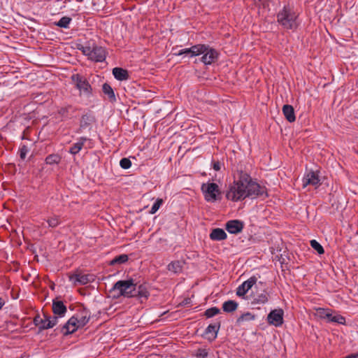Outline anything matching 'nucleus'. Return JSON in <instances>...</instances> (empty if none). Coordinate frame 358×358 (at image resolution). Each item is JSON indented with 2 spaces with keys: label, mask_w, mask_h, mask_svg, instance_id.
<instances>
[{
  "label": "nucleus",
  "mask_w": 358,
  "mask_h": 358,
  "mask_svg": "<svg viewBox=\"0 0 358 358\" xmlns=\"http://www.w3.org/2000/svg\"><path fill=\"white\" fill-rule=\"evenodd\" d=\"M266 188L254 180L250 175L243 170H238L234 181L229 185L226 192L227 199L233 202L243 201L246 198L255 199L267 197Z\"/></svg>",
  "instance_id": "1"
},
{
  "label": "nucleus",
  "mask_w": 358,
  "mask_h": 358,
  "mask_svg": "<svg viewBox=\"0 0 358 358\" xmlns=\"http://www.w3.org/2000/svg\"><path fill=\"white\" fill-rule=\"evenodd\" d=\"M150 292H99L94 296V302L104 306L105 310L110 309L117 303H144L149 297Z\"/></svg>",
  "instance_id": "2"
},
{
  "label": "nucleus",
  "mask_w": 358,
  "mask_h": 358,
  "mask_svg": "<svg viewBox=\"0 0 358 358\" xmlns=\"http://www.w3.org/2000/svg\"><path fill=\"white\" fill-rule=\"evenodd\" d=\"M278 23L286 30L294 31L300 24L299 13L294 6L285 4L276 15Z\"/></svg>",
  "instance_id": "3"
},
{
  "label": "nucleus",
  "mask_w": 358,
  "mask_h": 358,
  "mask_svg": "<svg viewBox=\"0 0 358 358\" xmlns=\"http://www.w3.org/2000/svg\"><path fill=\"white\" fill-rule=\"evenodd\" d=\"M204 199L207 202L214 203L221 199V189L215 182H207L203 183L201 187Z\"/></svg>",
  "instance_id": "4"
},
{
  "label": "nucleus",
  "mask_w": 358,
  "mask_h": 358,
  "mask_svg": "<svg viewBox=\"0 0 358 358\" xmlns=\"http://www.w3.org/2000/svg\"><path fill=\"white\" fill-rule=\"evenodd\" d=\"M236 295L241 299L247 302L248 305H251L252 308L258 304H264L268 300V292H236Z\"/></svg>",
  "instance_id": "5"
},
{
  "label": "nucleus",
  "mask_w": 358,
  "mask_h": 358,
  "mask_svg": "<svg viewBox=\"0 0 358 358\" xmlns=\"http://www.w3.org/2000/svg\"><path fill=\"white\" fill-rule=\"evenodd\" d=\"M71 80L75 83L76 87L79 90L80 96L90 98L92 94V88L88 80L83 76L76 73L71 77Z\"/></svg>",
  "instance_id": "6"
},
{
  "label": "nucleus",
  "mask_w": 358,
  "mask_h": 358,
  "mask_svg": "<svg viewBox=\"0 0 358 358\" xmlns=\"http://www.w3.org/2000/svg\"><path fill=\"white\" fill-rule=\"evenodd\" d=\"M138 284L136 279L130 278L127 280L117 281L110 291H127L129 289H131V291H135L137 287L138 291H144L147 289L145 285H138Z\"/></svg>",
  "instance_id": "7"
},
{
  "label": "nucleus",
  "mask_w": 358,
  "mask_h": 358,
  "mask_svg": "<svg viewBox=\"0 0 358 358\" xmlns=\"http://www.w3.org/2000/svg\"><path fill=\"white\" fill-rule=\"evenodd\" d=\"M199 51L201 52L200 55H202L201 62L206 66L211 65L213 64L219 57L218 52L211 48L208 45L201 44Z\"/></svg>",
  "instance_id": "8"
},
{
  "label": "nucleus",
  "mask_w": 358,
  "mask_h": 358,
  "mask_svg": "<svg viewBox=\"0 0 358 358\" xmlns=\"http://www.w3.org/2000/svg\"><path fill=\"white\" fill-rule=\"evenodd\" d=\"M78 318L76 316H72L67 322L61 327H57L55 329V332L59 331L64 336H68L73 334L78 329ZM57 334V333H56Z\"/></svg>",
  "instance_id": "9"
},
{
  "label": "nucleus",
  "mask_w": 358,
  "mask_h": 358,
  "mask_svg": "<svg viewBox=\"0 0 358 358\" xmlns=\"http://www.w3.org/2000/svg\"><path fill=\"white\" fill-rule=\"evenodd\" d=\"M96 276L94 274L76 272L69 276L70 281L74 285H86L95 280Z\"/></svg>",
  "instance_id": "10"
},
{
  "label": "nucleus",
  "mask_w": 358,
  "mask_h": 358,
  "mask_svg": "<svg viewBox=\"0 0 358 358\" xmlns=\"http://www.w3.org/2000/svg\"><path fill=\"white\" fill-rule=\"evenodd\" d=\"M96 119L92 112H87L82 115L79 122V127L76 130V134H81L86 129H90Z\"/></svg>",
  "instance_id": "11"
},
{
  "label": "nucleus",
  "mask_w": 358,
  "mask_h": 358,
  "mask_svg": "<svg viewBox=\"0 0 358 358\" xmlns=\"http://www.w3.org/2000/svg\"><path fill=\"white\" fill-rule=\"evenodd\" d=\"M221 327V320L220 318H218L215 320L213 324H210L204 332L202 334L201 336L209 341H214L217 336L218 331Z\"/></svg>",
  "instance_id": "12"
},
{
  "label": "nucleus",
  "mask_w": 358,
  "mask_h": 358,
  "mask_svg": "<svg viewBox=\"0 0 358 358\" xmlns=\"http://www.w3.org/2000/svg\"><path fill=\"white\" fill-rule=\"evenodd\" d=\"M284 312L282 309L272 310L267 315V322L276 327H280L284 322Z\"/></svg>",
  "instance_id": "13"
},
{
  "label": "nucleus",
  "mask_w": 358,
  "mask_h": 358,
  "mask_svg": "<svg viewBox=\"0 0 358 358\" xmlns=\"http://www.w3.org/2000/svg\"><path fill=\"white\" fill-rule=\"evenodd\" d=\"M320 185V179L318 171H314L313 170L306 171L303 178V187L307 185L318 186Z\"/></svg>",
  "instance_id": "14"
},
{
  "label": "nucleus",
  "mask_w": 358,
  "mask_h": 358,
  "mask_svg": "<svg viewBox=\"0 0 358 358\" xmlns=\"http://www.w3.org/2000/svg\"><path fill=\"white\" fill-rule=\"evenodd\" d=\"M77 108L72 105H66L58 108L57 114L62 120H67L74 117Z\"/></svg>",
  "instance_id": "15"
},
{
  "label": "nucleus",
  "mask_w": 358,
  "mask_h": 358,
  "mask_svg": "<svg viewBox=\"0 0 358 358\" xmlns=\"http://www.w3.org/2000/svg\"><path fill=\"white\" fill-rule=\"evenodd\" d=\"M243 222L239 220H231L225 224L226 230L231 234L240 233L243 229Z\"/></svg>",
  "instance_id": "16"
},
{
  "label": "nucleus",
  "mask_w": 358,
  "mask_h": 358,
  "mask_svg": "<svg viewBox=\"0 0 358 358\" xmlns=\"http://www.w3.org/2000/svg\"><path fill=\"white\" fill-rule=\"evenodd\" d=\"M106 52L103 48L94 45L90 59L96 62H102L106 59Z\"/></svg>",
  "instance_id": "17"
},
{
  "label": "nucleus",
  "mask_w": 358,
  "mask_h": 358,
  "mask_svg": "<svg viewBox=\"0 0 358 358\" xmlns=\"http://www.w3.org/2000/svg\"><path fill=\"white\" fill-rule=\"evenodd\" d=\"M259 278L260 276L259 275H254L251 276L249 279L244 281L241 285H240L236 288V291H249L254 285H255L256 288H259L257 286V283Z\"/></svg>",
  "instance_id": "18"
},
{
  "label": "nucleus",
  "mask_w": 358,
  "mask_h": 358,
  "mask_svg": "<svg viewBox=\"0 0 358 358\" xmlns=\"http://www.w3.org/2000/svg\"><path fill=\"white\" fill-rule=\"evenodd\" d=\"M91 139L86 136H80L77 139V141L70 147L69 152L73 155H76L83 148L85 143L87 141H90Z\"/></svg>",
  "instance_id": "19"
},
{
  "label": "nucleus",
  "mask_w": 358,
  "mask_h": 358,
  "mask_svg": "<svg viewBox=\"0 0 358 358\" xmlns=\"http://www.w3.org/2000/svg\"><path fill=\"white\" fill-rule=\"evenodd\" d=\"M201 47H200V44H196L194 45H192L191 48L180 50L178 52L175 53V55L180 56L182 55H188L189 57L199 56L200 53H201V52L199 51V49H201Z\"/></svg>",
  "instance_id": "20"
},
{
  "label": "nucleus",
  "mask_w": 358,
  "mask_h": 358,
  "mask_svg": "<svg viewBox=\"0 0 358 358\" xmlns=\"http://www.w3.org/2000/svg\"><path fill=\"white\" fill-rule=\"evenodd\" d=\"M67 311L66 306L63 301L57 300V298L52 301V312L58 317H64Z\"/></svg>",
  "instance_id": "21"
},
{
  "label": "nucleus",
  "mask_w": 358,
  "mask_h": 358,
  "mask_svg": "<svg viewBox=\"0 0 358 358\" xmlns=\"http://www.w3.org/2000/svg\"><path fill=\"white\" fill-rule=\"evenodd\" d=\"M113 75L115 78L119 81L127 80L129 76L127 70L120 67H115L113 69Z\"/></svg>",
  "instance_id": "22"
},
{
  "label": "nucleus",
  "mask_w": 358,
  "mask_h": 358,
  "mask_svg": "<svg viewBox=\"0 0 358 358\" xmlns=\"http://www.w3.org/2000/svg\"><path fill=\"white\" fill-rule=\"evenodd\" d=\"M238 307V303L234 300H227L222 303V309L226 313H233Z\"/></svg>",
  "instance_id": "23"
},
{
  "label": "nucleus",
  "mask_w": 358,
  "mask_h": 358,
  "mask_svg": "<svg viewBox=\"0 0 358 358\" xmlns=\"http://www.w3.org/2000/svg\"><path fill=\"white\" fill-rule=\"evenodd\" d=\"M282 113L289 122H294L296 120L294 110L291 105H284L282 107Z\"/></svg>",
  "instance_id": "24"
},
{
  "label": "nucleus",
  "mask_w": 358,
  "mask_h": 358,
  "mask_svg": "<svg viewBox=\"0 0 358 358\" xmlns=\"http://www.w3.org/2000/svg\"><path fill=\"white\" fill-rule=\"evenodd\" d=\"M227 238V235L224 229L216 228L212 230L210 234V238L213 241H223Z\"/></svg>",
  "instance_id": "25"
},
{
  "label": "nucleus",
  "mask_w": 358,
  "mask_h": 358,
  "mask_svg": "<svg viewBox=\"0 0 358 358\" xmlns=\"http://www.w3.org/2000/svg\"><path fill=\"white\" fill-rule=\"evenodd\" d=\"M184 261H173L169 264L167 268L168 270L173 273L178 274L182 271L183 266L185 264Z\"/></svg>",
  "instance_id": "26"
},
{
  "label": "nucleus",
  "mask_w": 358,
  "mask_h": 358,
  "mask_svg": "<svg viewBox=\"0 0 358 358\" xmlns=\"http://www.w3.org/2000/svg\"><path fill=\"white\" fill-rule=\"evenodd\" d=\"M255 315L250 313L246 312L242 315H241L236 321V324L237 326H241L245 322L252 321L255 320Z\"/></svg>",
  "instance_id": "27"
},
{
  "label": "nucleus",
  "mask_w": 358,
  "mask_h": 358,
  "mask_svg": "<svg viewBox=\"0 0 358 358\" xmlns=\"http://www.w3.org/2000/svg\"><path fill=\"white\" fill-rule=\"evenodd\" d=\"M102 90L105 95H106L109 99V101L112 103L116 101V97L115 95V92L111 87V86L108 83H104L102 85Z\"/></svg>",
  "instance_id": "28"
},
{
  "label": "nucleus",
  "mask_w": 358,
  "mask_h": 358,
  "mask_svg": "<svg viewBox=\"0 0 358 358\" xmlns=\"http://www.w3.org/2000/svg\"><path fill=\"white\" fill-rule=\"evenodd\" d=\"M326 316L328 322H334L340 324H345V317L341 315L338 314L336 315H333L331 313H329V315H326Z\"/></svg>",
  "instance_id": "29"
},
{
  "label": "nucleus",
  "mask_w": 358,
  "mask_h": 358,
  "mask_svg": "<svg viewBox=\"0 0 358 358\" xmlns=\"http://www.w3.org/2000/svg\"><path fill=\"white\" fill-rule=\"evenodd\" d=\"M58 319H59L58 317L55 316V315L51 317L49 319H46L47 322L45 324V326H44V325L39 326V331H42L43 330L48 329H51V328L54 327L57 324Z\"/></svg>",
  "instance_id": "30"
},
{
  "label": "nucleus",
  "mask_w": 358,
  "mask_h": 358,
  "mask_svg": "<svg viewBox=\"0 0 358 358\" xmlns=\"http://www.w3.org/2000/svg\"><path fill=\"white\" fill-rule=\"evenodd\" d=\"M129 259L128 255L126 254H122L119 256L115 257L110 261V265H115V264H121L127 262Z\"/></svg>",
  "instance_id": "31"
},
{
  "label": "nucleus",
  "mask_w": 358,
  "mask_h": 358,
  "mask_svg": "<svg viewBox=\"0 0 358 358\" xmlns=\"http://www.w3.org/2000/svg\"><path fill=\"white\" fill-rule=\"evenodd\" d=\"M221 313V310L217 307H211L206 310L203 313V315L207 318H211Z\"/></svg>",
  "instance_id": "32"
},
{
  "label": "nucleus",
  "mask_w": 358,
  "mask_h": 358,
  "mask_svg": "<svg viewBox=\"0 0 358 358\" xmlns=\"http://www.w3.org/2000/svg\"><path fill=\"white\" fill-rule=\"evenodd\" d=\"M71 22V18L67 16L62 17L55 24L61 28L67 29Z\"/></svg>",
  "instance_id": "33"
},
{
  "label": "nucleus",
  "mask_w": 358,
  "mask_h": 358,
  "mask_svg": "<svg viewBox=\"0 0 358 358\" xmlns=\"http://www.w3.org/2000/svg\"><path fill=\"white\" fill-rule=\"evenodd\" d=\"M60 160L61 158L58 155H49L45 158V163L50 165L57 164Z\"/></svg>",
  "instance_id": "34"
},
{
  "label": "nucleus",
  "mask_w": 358,
  "mask_h": 358,
  "mask_svg": "<svg viewBox=\"0 0 358 358\" xmlns=\"http://www.w3.org/2000/svg\"><path fill=\"white\" fill-rule=\"evenodd\" d=\"M47 222L49 227L55 228L61 223V220L58 215H53L47 220Z\"/></svg>",
  "instance_id": "35"
},
{
  "label": "nucleus",
  "mask_w": 358,
  "mask_h": 358,
  "mask_svg": "<svg viewBox=\"0 0 358 358\" xmlns=\"http://www.w3.org/2000/svg\"><path fill=\"white\" fill-rule=\"evenodd\" d=\"M310 246L317 251V252L319 255H322L324 253V250L322 245L317 241L316 240L313 239L310 241Z\"/></svg>",
  "instance_id": "36"
},
{
  "label": "nucleus",
  "mask_w": 358,
  "mask_h": 358,
  "mask_svg": "<svg viewBox=\"0 0 358 358\" xmlns=\"http://www.w3.org/2000/svg\"><path fill=\"white\" fill-rule=\"evenodd\" d=\"M163 203V199H157L156 201L154 202V203L152 204L150 210V214H155L157 213V211L159 209V208L161 207V206L162 205Z\"/></svg>",
  "instance_id": "37"
},
{
  "label": "nucleus",
  "mask_w": 358,
  "mask_h": 358,
  "mask_svg": "<svg viewBox=\"0 0 358 358\" xmlns=\"http://www.w3.org/2000/svg\"><path fill=\"white\" fill-rule=\"evenodd\" d=\"M317 315L321 318V319H326L327 316L326 315H329L330 310L329 309H325L323 308H318L316 309Z\"/></svg>",
  "instance_id": "38"
},
{
  "label": "nucleus",
  "mask_w": 358,
  "mask_h": 358,
  "mask_svg": "<svg viewBox=\"0 0 358 358\" xmlns=\"http://www.w3.org/2000/svg\"><path fill=\"white\" fill-rule=\"evenodd\" d=\"M120 166L123 169H128L131 166V162L129 158L124 157L121 159Z\"/></svg>",
  "instance_id": "39"
},
{
  "label": "nucleus",
  "mask_w": 358,
  "mask_h": 358,
  "mask_svg": "<svg viewBox=\"0 0 358 358\" xmlns=\"http://www.w3.org/2000/svg\"><path fill=\"white\" fill-rule=\"evenodd\" d=\"M29 149L25 145H22L19 148V155L21 159L24 160L26 158L27 153L29 152Z\"/></svg>",
  "instance_id": "40"
},
{
  "label": "nucleus",
  "mask_w": 358,
  "mask_h": 358,
  "mask_svg": "<svg viewBox=\"0 0 358 358\" xmlns=\"http://www.w3.org/2000/svg\"><path fill=\"white\" fill-rule=\"evenodd\" d=\"M83 55L85 56H87L90 59L92 52V47H90V45H83L81 48H78Z\"/></svg>",
  "instance_id": "41"
},
{
  "label": "nucleus",
  "mask_w": 358,
  "mask_h": 358,
  "mask_svg": "<svg viewBox=\"0 0 358 358\" xmlns=\"http://www.w3.org/2000/svg\"><path fill=\"white\" fill-rule=\"evenodd\" d=\"M192 305V301L191 298L186 297L183 299L180 302L178 303L177 305V307H182V306H187L189 307Z\"/></svg>",
  "instance_id": "42"
},
{
  "label": "nucleus",
  "mask_w": 358,
  "mask_h": 358,
  "mask_svg": "<svg viewBox=\"0 0 358 358\" xmlns=\"http://www.w3.org/2000/svg\"><path fill=\"white\" fill-rule=\"evenodd\" d=\"M89 320H90V317H87L86 315L82 316L80 318H78V322H79L78 323V329L82 328L84 326H85L87 324V323L89 322Z\"/></svg>",
  "instance_id": "43"
},
{
  "label": "nucleus",
  "mask_w": 358,
  "mask_h": 358,
  "mask_svg": "<svg viewBox=\"0 0 358 358\" xmlns=\"http://www.w3.org/2000/svg\"><path fill=\"white\" fill-rule=\"evenodd\" d=\"M208 352L206 349L199 348L196 352V357L198 358H206L208 357Z\"/></svg>",
  "instance_id": "44"
},
{
  "label": "nucleus",
  "mask_w": 358,
  "mask_h": 358,
  "mask_svg": "<svg viewBox=\"0 0 358 358\" xmlns=\"http://www.w3.org/2000/svg\"><path fill=\"white\" fill-rule=\"evenodd\" d=\"M211 164L213 169L217 171H220L222 169V166H223V164H222L219 161L212 160Z\"/></svg>",
  "instance_id": "45"
},
{
  "label": "nucleus",
  "mask_w": 358,
  "mask_h": 358,
  "mask_svg": "<svg viewBox=\"0 0 358 358\" xmlns=\"http://www.w3.org/2000/svg\"><path fill=\"white\" fill-rule=\"evenodd\" d=\"M42 322V318L41 317L39 314H37L34 318V324L35 326L39 328L41 326V323Z\"/></svg>",
  "instance_id": "46"
},
{
  "label": "nucleus",
  "mask_w": 358,
  "mask_h": 358,
  "mask_svg": "<svg viewBox=\"0 0 358 358\" xmlns=\"http://www.w3.org/2000/svg\"><path fill=\"white\" fill-rule=\"evenodd\" d=\"M349 294L348 297L350 298L352 301L358 303V292H349Z\"/></svg>",
  "instance_id": "47"
},
{
  "label": "nucleus",
  "mask_w": 358,
  "mask_h": 358,
  "mask_svg": "<svg viewBox=\"0 0 358 358\" xmlns=\"http://www.w3.org/2000/svg\"><path fill=\"white\" fill-rule=\"evenodd\" d=\"M10 294L13 299H17L19 297V292H10Z\"/></svg>",
  "instance_id": "48"
},
{
  "label": "nucleus",
  "mask_w": 358,
  "mask_h": 358,
  "mask_svg": "<svg viewBox=\"0 0 358 358\" xmlns=\"http://www.w3.org/2000/svg\"><path fill=\"white\" fill-rule=\"evenodd\" d=\"M5 304V301L3 299H2L1 297H0V310L1 309V308L3 307V306Z\"/></svg>",
  "instance_id": "49"
},
{
  "label": "nucleus",
  "mask_w": 358,
  "mask_h": 358,
  "mask_svg": "<svg viewBox=\"0 0 358 358\" xmlns=\"http://www.w3.org/2000/svg\"><path fill=\"white\" fill-rule=\"evenodd\" d=\"M46 322H47V320L46 319H42V322L41 323V325L45 326Z\"/></svg>",
  "instance_id": "50"
},
{
  "label": "nucleus",
  "mask_w": 358,
  "mask_h": 358,
  "mask_svg": "<svg viewBox=\"0 0 358 358\" xmlns=\"http://www.w3.org/2000/svg\"><path fill=\"white\" fill-rule=\"evenodd\" d=\"M50 289H55V284L53 282H52L51 285H50Z\"/></svg>",
  "instance_id": "51"
},
{
  "label": "nucleus",
  "mask_w": 358,
  "mask_h": 358,
  "mask_svg": "<svg viewBox=\"0 0 358 358\" xmlns=\"http://www.w3.org/2000/svg\"><path fill=\"white\" fill-rule=\"evenodd\" d=\"M50 317H51V316H49V315H48L46 314H44V319H49Z\"/></svg>",
  "instance_id": "52"
},
{
  "label": "nucleus",
  "mask_w": 358,
  "mask_h": 358,
  "mask_svg": "<svg viewBox=\"0 0 358 358\" xmlns=\"http://www.w3.org/2000/svg\"><path fill=\"white\" fill-rule=\"evenodd\" d=\"M258 1H259L260 3H262V4H265V0H257Z\"/></svg>",
  "instance_id": "53"
},
{
  "label": "nucleus",
  "mask_w": 358,
  "mask_h": 358,
  "mask_svg": "<svg viewBox=\"0 0 358 358\" xmlns=\"http://www.w3.org/2000/svg\"><path fill=\"white\" fill-rule=\"evenodd\" d=\"M271 0H265V4L268 3Z\"/></svg>",
  "instance_id": "54"
},
{
  "label": "nucleus",
  "mask_w": 358,
  "mask_h": 358,
  "mask_svg": "<svg viewBox=\"0 0 358 358\" xmlns=\"http://www.w3.org/2000/svg\"><path fill=\"white\" fill-rule=\"evenodd\" d=\"M167 312H168V311H165V312H164V313H163L160 316H162V315H165Z\"/></svg>",
  "instance_id": "55"
},
{
  "label": "nucleus",
  "mask_w": 358,
  "mask_h": 358,
  "mask_svg": "<svg viewBox=\"0 0 358 358\" xmlns=\"http://www.w3.org/2000/svg\"><path fill=\"white\" fill-rule=\"evenodd\" d=\"M80 293L81 294H83V295H85L86 292H80Z\"/></svg>",
  "instance_id": "56"
},
{
  "label": "nucleus",
  "mask_w": 358,
  "mask_h": 358,
  "mask_svg": "<svg viewBox=\"0 0 358 358\" xmlns=\"http://www.w3.org/2000/svg\"><path fill=\"white\" fill-rule=\"evenodd\" d=\"M357 355H358V353H357Z\"/></svg>",
  "instance_id": "57"
}]
</instances>
